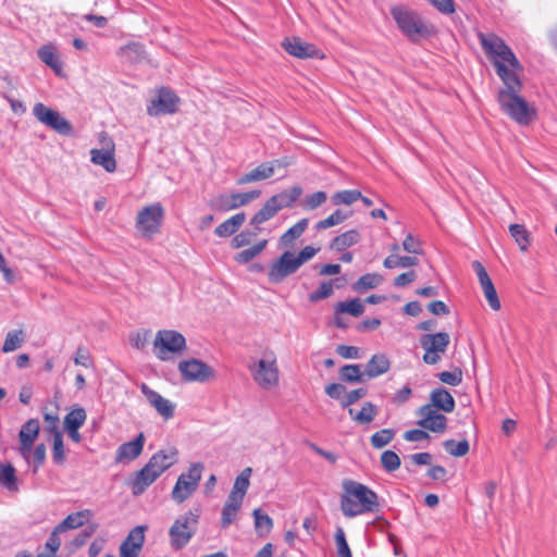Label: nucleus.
Instances as JSON below:
<instances>
[{"instance_id":"nucleus-4","label":"nucleus","mask_w":557,"mask_h":557,"mask_svg":"<svg viewBox=\"0 0 557 557\" xmlns=\"http://www.w3.org/2000/svg\"><path fill=\"white\" fill-rule=\"evenodd\" d=\"M391 15L401 34L413 44L432 34V27L421 14L409 7L395 5L391 9Z\"/></svg>"},{"instance_id":"nucleus-27","label":"nucleus","mask_w":557,"mask_h":557,"mask_svg":"<svg viewBox=\"0 0 557 557\" xmlns=\"http://www.w3.org/2000/svg\"><path fill=\"white\" fill-rule=\"evenodd\" d=\"M251 468H245L240 474L235 479L233 488L228 495V497L232 498V500L239 502L243 504V499L247 493V490L250 485V475H251Z\"/></svg>"},{"instance_id":"nucleus-15","label":"nucleus","mask_w":557,"mask_h":557,"mask_svg":"<svg viewBox=\"0 0 557 557\" xmlns=\"http://www.w3.org/2000/svg\"><path fill=\"white\" fill-rule=\"evenodd\" d=\"M178 97L171 89L163 87L148 104L147 113L150 116L173 114L178 110Z\"/></svg>"},{"instance_id":"nucleus-33","label":"nucleus","mask_w":557,"mask_h":557,"mask_svg":"<svg viewBox=\"0 0 557 557\" xmlns=\"http://www.w3.org/2000/svg\"><path fill=\"white\" fill-rule=\"evenodd\" d=\"M364 371L360 364H345L339 369V379L346 383H363L366 381Z\"/></svg>"},{"instance_id":"nucleus-57","label":"nucleus","mask_w":557,"mask_h":557,"mask_svg":"<svg viewBox=\"0 0 557 557\" xmlns=\"http://www.w3.org/2000/svg\"><path fill=\"white\" fill-rule=\"evenodd\" d=\"M257 234H258L257 232L252 233L249 231H243L233 237V239L231 242V246L234 249L245 247L251 243V238L253 236H256Z\"/></svg>"},{"instance_id":"nucleus-2","label":"nucleus","mask_w":557,"mask_h":557,"mask_svg":"<svg viewBox=\"0 0 557 557\" xmlns=\"http://www.w3.org/2000/svg\"><path fill=\"white\" fill-rule=\"evenodd\" d=\"M343 490L341 509L345 517L352 518L366 512L379 511L377 494L367 485L354 480H344Z\"/></svg>"},{"instance_id":"nucleus-37","label":"nucleus","mask_w":557,"mask_h":557,"mask_svg":"<svg viewBox=\"0 0 557 557\" xmlns=\"http://www.w3.org/2000/svg\"><path fill=\"white\" fill-rule=\"evenodd\" d=\"M87 419L86 410L82 407L72 409L64 417V429H81Z\"/></svg>"},{"instance_id":"nucleus-10","label":"nucleus","mask_w":557,"mask_h":557,"mask_svg":"<svg viewBox=\"0 0 557 557\" xmlns=\"http://www.w3.org/2000/svg\"><path fill=\"white\" fill-rule=\"evenodd\" d=\"M255 382L262 388H271L278 384V368L274 356L260 359L248 366Z\"/></svg>"},{"instance_id":"nucleus-1","label":"nucleus","mask_w":557,"mask_h":557,"mask_svg":"<svg viewBox=\"0 0 557 557\" xmlns=\"http://www.w3.org/2000/svg\"><path fill=\"white\" fill-rule=\"evenodd\" d=\"M478 37L504 84V87L498 90L497 99L502 98L504 94L507 96L520 94L523 87L519 75L522 65L511 48L495 34L480 33Z\"/></svg>"},{"instance_id":"nucleus-63","label":"nucleus","mask_w":557,"mask_h":557,"mask_svg":"<svg viewBox=\"0 0 557 557\" xmlns=\"http://www.w3.org/2000/svg\"><path fill=\"white\" fill-rule=\"evenodd\" d=\"M33 463L35 471L41 467L46 460V446L45 444H38L33 451Z\"/></svg>"},{"instance_id":"nucleus-62","label":"nucleus","mask_w":557,"mask_h":557,"mask_svg":"<svg viewBox=\"0 0 557 557\" xmlns=\"http://www.w3.org/2000/svg\"><path fill=\"white\" fill-rule=\"evenodd\" d=\"M319 249L307 246L304 249L299 251L297 256H295V260L297 261L298 265L301 267L304 263L312 259Z\"/></svg>"},{"instance_id":"nucleus-38","label":"nucleus","mask_w":557,"mask_h":557,"mask_svg":"<svg viewBox=\"0 0 557 557\" xmlns=\"http://www.w3.org/2000/svg\"><path fill=\"white\" fill-rule=\"evenodd\" d=\"M509 233L522 251L528 250L530 246V233L524 225L516 223L510 224Z\"/></svg>"},{"instance_id":"nucleus-3","label":"nucleus","mask_w":557,"mask_h":557,"mask_svg":"<svg viewBox=\"0 0 557 557\" xmlns=\"http://www.w3.org/2000/svg\"><path fill=\"white\" fill-rule=\"evenodd\" d=\"M178 461V450L175 447L161 449L153 454L149 461L135 473L131 481L132 493L141 495L163 472Z\"/></svg>"},{"instance_id":"nucleus-61","label":"nucleus","mask_w":557,"mask_h":557,"mask_svg":"<svg viewBox=\"0 0 557 557\" xmlns=\"http://www.w3.org/2000/svg\"><path fill=\"white\" fill-rule=\"evenodd\" d=\"M336 352L345 359H358L360 357L359 348L356 346L338 345Z\"/></svg>"},{"instance_id":"nucleus-5","label":"nucleus","mask_w":557,"mask_h":557,"mask_svg":"<svg viewBox=\"0 0 557 557\" xmlns=\"http://www.w3.org/2000/svg\"><path fill=\"white\" fill-rule=\"evenodd\" d=\"M200 509L195 508L178 516L169 530L170 544L173 549L178 550L185 547L197 531Z\"/></svg>"},{"instance_id":"nucleus-25","label":"nucleus","mask_w":557,"mask_h":557,"mask_svg":"<svg viewBox=\"0 0 557 557\" xmlns=\"http://www.w3.org/2000/svg\"><path fill=\"white\" fill-rule=\"evenodd\" d=\"M92 517V511L89 509L79 510L69 515L57 525V531L65 532L83 527Z\"/></svg>"},{"instance_id":"nucleus-58","label":"nucleus","mask_w":557,"mask_h":557,"mask_svg":"<svg viewBox=\"0 0 557 557\" xmlns=\"http://www.w3.org/2000/svg\"><path fill=\"white\" fill-rule=\"evenodd\" d=\"M327 199V195L325 191H315L311 195H308L305 199V205L308 209L314 210L324 203Z\"/></svg>"},{"instance_id":"nucleus-50","label":"nucleus","mask_w":557,"mask_h":557,"mask_svg":"<svg viewBox=\"0 0 557 557\" xmlns=\"http://www.w3.org/2000/svg\"><path fill=\"white\" fill-rule=\"evenodd\" d=\"M400 458L393 450H385L381 455V465L387 472H394L400 467Z\"/></svg>"},{"instance_id":"nucleus-51","label":"nucleus","mask_w":557,"mask_h":557,"mask_svg":"<svg viewBox=\"0 0 557 557\" xmlns=\"http://www.w3.org/2000/svg\"><path fill=\"white\" fill-rule=\"evenodd\" d=\"M347 218H348V214L343 213L341 210H336L335 212H333L326 219L319 221L315 224V228L318 231L326 230L329 227H332L334 225H337V224L342 223Z\"/></svg>"},{"instance_id":"nucleus-12","label":"nucleus","mask_w":557,"mask_h":557,"mask_svg":"<svg viewBox=\"0 0 557 557\" xmlns=\"http://www.w3.org/2000/svg\"><path fill=\"white\" fill-rule=\"evenodd\" d=\"M260 195V190L233 193L231 195L219 194L210 200L209 206L212 210L226 212L248 205L252 200L259 198Z\"/></svg>"},{"instance_id":"nucleus-22","label":"nucleus","mask_w":557,"mask_h":557,"mask_svg":"<svg viewBox=\"0 0 557 557\" xmlns=\"http://www.w3.org/2000/svg\"><path fill=\"white\" fill-rule=\"evenodd\" d=\"M450 342V337L446 332L435 334H425L420 337V345L424 350L436 352H445Z\"/></svg>"},{"instance_id":"nucleus-8","label":"nucleus","mask_w":557,"mask_h":557,"mask_svg":"<svg viewBox=\"0 0 557 557\" xmlns=\"http://www.w3.org/2000/svg\"><path fill=\"white\" fill-rule=\"evenodd\" d=\"M156 356L163 361L171 359V355L182 354L186 349V339L177 331H159L153 341Z\"/></svg>"},{"instance_id":"nucleus-32","label":"nucleus","mask_w":557,"mask_h":557,"mask_svg":"<svg viewBox=\"0 0 557 557\" xmlns=\"http://www.w3.org/2000/svg\"><path fill=\"white\" fill-rule=\"evenodd\" d=\"M360 240V234L357 230H349L336 236L331 243V249L336 251H344L347 248L356 245Z\"/></svg>"},{"instance_id":"nucleus-19","label":"nucleus","mask_w":557,"mask_h":557,"mask_svg":"<svg viewBox=\"0 0 557 557\" xmlns=\"http://www.w3.org/2000/svg\"><path fill=\"white\" fill-rule=\"evenodd\" d=\"M282 45L290 55L299 59L323 58V54L314 45L304 42L301 39L296 37L293 39H285Z\"/></svg>"},{"instance_id":"nucleus-47","label":"nucleus","mask_w":557,"mask_h":557,"mask_svg":"<svg viewBox=\"0 0 557 557\" xmlns=\"http://www.w3.org/2000/svg\"><path fill=\"white\" fill-rule=\"evenodd\" d=\"M359 197H361V193L359 190L346 189V190H341V191L335 193L332 196L331 200L334 206H339V205L349 206V205L354 203L355 201L359 200Z\"/></svg>"},{"instance_id":"nucleus-23","label":"nucleus","mask_w":557,"mask_h":557,"mask_svg":"<svg viewBox=\"0 0 557 557\" xmlns=\"http://www.w3.org/2000/svg\"><path fill=\"white\" fill-rule=\"evenodd\" d=\"M275 164H278V161L261 163L252 171L240 176L237 183L239 185H244L251 182L267 180L274 174Z\"/></svg>"},{"instance_id":"nucleus-16","label":"nucleus","mask_w":557,"mask_h":557,"mask_svg":"<svg viewBox=\"0 0 557 557\" xmlns=\"http://www.w3.org/2000/svg\"><path fill=\"white\" fill-rule=\"evenodd\" d=\"M417 416L420 418L417 424L422 429L434 433H444L446 431L447 418L440 413L438 410L433 409L432 406H421L417 411Z\"/></svg>"},{"instance_id":"nucleus-42","label":"nucleus","mask_w":557,"mask_h":557,"mask_svg":"<svg viewBox=\"0 0 557 557\" xmlns=\"http://www.w3.org/2000/svg\"><path fill=\"white\" fill-rule=\"evenodd\" d=\"M267 244L268 240L263 239L253 245L252 247L242 250L235 256V261L243 264L248 263L264 250Z\"/></svg>"},{"instance_id":"nucleus-31","label":"nucleus","mask_w":557,"mask_h":557,"mask_svg":"<svg viewBox=\"0 0 557 557\" xmlns=\"http://www.w3.org/2000/svg\"><path fill=\"white\" fill-rule=\"evenodd\" d=\"M348 413L354 421L359 424L371 423L379 413V408L371 401H366L359 412H355L352 408L348 409Z\"/></svg>"},{"instance_id":"nucleus-48","label":"nucleus","mask_w":557,"mask_h":557,"mask_svg":"<svg viewBox=\"0 0 557 557\" xmlns=\"http://www.w3.org/2000/svg\"><path fill=\"white\" fill-rule=\"evenodd\" d=\"M337 281H339V278L330 280V281L321 283L320 287L309 295V300L311 302H317L322 299H326V298L331 297L334 293V282H337Z\"/></svg>"},{"instance_id":"nucleus-29","label":"nucleus","mask_w":557,"mask_h":557,"mask_svg":"<svg viewBox=\"0 0 557 557\" xmlns=\"http://www.w3.org/2000/svg\"><path fill=\"white\" fill-rule=\"evenodd\" d=\"M302 194L300 186H294L290 189H285L276 195H273L270 199L277 207L278 211L284 208L292 207Z\"/></svg>"},{"instance_id":"nucleus-53","label":"nucleus","mask_w":557,"mask_h":557,"mask_svg":"<svg viewBox=\"0 0 557 557\" xmlns=\"http://www.w3.org/2000/svg\"><path fill=\"white\" fill-rule=\"evenodd\" d=\"M335 543L337 547L338 557H352L350 548L346 541L344 529L342 527H337L336 529Z\"/></svg>"},{"instance_id":"nucleus-59","label":"nucleus","mask_w":557,"mask_h":557,"mask_svg":"<svg viewBox=\"0 0 557 557\" xmlns=\"http://www.w3.org/2000/svg\"><path fill=\"white\" fill-rule=\"evenodd\" d=\"M44 420H45V431L49 434L57 435L61 434L59 430V417L57 413H50L46 412L44 413Z\"/></svg>"},{"instance_id":"nucleus-36","label":"nucleus","mask_w":557,"mask_h":557,"mask_svg":"<svg viewBox=\"0 0 557 557\" xmlns=\"http://www.w3.org/2000/svg\"><path fill=\"white\" fill-rule=\"evenodd\" d=\"M242 507V503L232 500L231 497H227V500L222 509V518H221V527L227 528L232 524L237 517V512Z\"/></svg>"},{"instance_id":"nucleus-52","label":"nucleus","mask_w":557,"mask_h":557,"mask_svg":"<svg viewBox=\"0 0 557 557\" xmlns=\"http://www.w3.org/2000/svg\"><path fill=\"white\" fill-rule=\"evenodd\" d=\"M52 459L57 465H63L65 461V448L62 433L53 435Z\"/></svg>"},{"instance_id":"nucleus-26","label":"nucleus","mask_w":557,"mask_h":557,"mask_svg":"<svg viewBox=\"0 0 557 557\" xmlns=\"http://www.w3.org/2000/svg\"><path fill=\"white\" fill-rule=\"evenodd\" d=\"M389 368L391 362L385 355H373L366 366L364 374L368 379H374L386 373Z\"/></svg>"},{"instance_id":"nucleus-60","label":"nucleus","mask_w":557,"mask_h":557,"mask_svg":"<svg viewBox=\"0 0 557 557\" xmlns=\"http://www.w3.org/2000/svg\"><path fill=\"white\" fill-rule=\"evenodd\" d=\"M403 249L405 251H407L408 253H413V255H421L422 253V248H421V243L413 237L412 234H407V236L405 237L404 242H403Z\"/></svg>"},{"instance_id":"nucleus-13","label":"nucleus","mask_w":557,"mask_h":557,"mask_svg":"<svg viewBox=\"0 0 557 557\" xmlns=\"http://www.w3.org/2000/svg\"><path fill=\"white\" fill-rule=\"evenodd\" d=\"M178 371L183 380L186 382L205 383L215 376L214 371L210 366L195 358L180 361Z\"/></svg>"},{"instance_id":"nucleus-44","label":"nucleus","mask_w":557,"mask_h":557,"mask_svg":"<svg viewBox=\"0 0 557 557\" xmlns=\"http://www.w3.org/2000/svg\"><path fill=\"white\" fill-rule=\"evenodd\" d=\"M395 434L396 431L393 429H382L370 437V443L373 448L381 449L394 440Z\"/></svg>"},{"instance_id":"nucleus-28","label":"nucleus","mask_w":557,"mask_h":557,"mask_svg":"<svg viewBox=\"0 0 557 557\" xmlns=\"http://www.w3.org/2000/svg\"><path fill=\"white\" fill-rule=\"evenodd\" d=\"M145 444V436L139 433L134 441L122 444L117 449L119 459H136L143 451Z\"/></svg>"},{"instance_id":"nucleus-6","label":"nucleus","mask_w":557,"mask_h":557,"mask_svg":"<svg viewBox=\"0 0 557 557\" xmlns=\"http://www.w3.org/2000/svg\"><path fill=\"white\" fill-rule=\"evenodd\" d=\"M502 110L520 125H529L536 119V110L520 94L503 95L497 99Z\"/></svg>"},{"instance_id":"nucleus-54","label":"nucleus","mask_w":557,"mask_h":557,"mask_svg":"<svg viewBox=\"0 0 557 557\" xmlns=\"http://www.w3.org/2000/svg\"><path fill=\"white\" fill-rule=\"evenodd\" d=\"M481 287L483 289L484 296H485L490 307L495 311L499 310L500 301L498 299V295H497V292L495 289L493 282L490 281L488 283L483 284Z\"/></svg>"},{"instance_id":"nucleus-7","label":"nucleus","mask_w":557,"mask_h":557,"mask_svg":"<svg viewBox=\"0 0 557 557\" xmlns=\"http://www.w3.org/2000/svg\"><path fill=\"white\" fill-rule=\"evenodd\" d=\"M205 467L201 462L191 463L187 472L178 475L171 492V498L176 504L187 500L198 488Z\"/></svg>"},{"instance_id":"nucleus-24","label":"nucleus","mask_w":557,"mask_h":557,"mask_svg":"<svg viewBox=\"0 0 557 557\" xmlns=\"http://www.w3.org/2000/svg\"><path fill=\"white\" fill-rule=\"evenodd\" d=\"M110 148L107 149H91V162L101 165L107 172H114L116 162L113 154V144L110 140Z\"/></svg>"},{"instance_id":"nucleus-56","label":"nucleus","mask_w":557,"mask_h":557,"mask_svg":"<svg viewBox=\"0 0 557 557\" xmlns=\"http://www.w3.org/2000/svg\"><path fill=\"white\" fill-rule=\"evenodd\" d=\"M368 394V389L364 387H359L352 389L346 394V396L341 400V405L343 408H348L357 403L359 399L366 397Z\"/></svg>"},{"instance_id":"nucleus-39","label":"nucleus","mask_w":557,"mask_h":557,"mask_svg":"<svg viewBox=\"0 0 557 557\" xmlns=\"http://www.w3.org/2000/svg\"><path fill=\"white\" fill-rule=\"evenodd\" d=\"M364 311V306L359 298L349 301H341L335 306L336 313H348L352 317H360Z\"/></svg>"},{"instance_id":"nucleus-41","label":"nucleus","mask_w":557,"mask_h":557,"mask_svg":"<svg viewBox=\"0 0 557 557\" xmlns=\"http://www.w3.org/2000/svg\"><path fill=\"white\" fill-rule=\"evenodd\" d=\"M308 219H301L290 228H288L282 236L281 243L285 246L290 245L295 239L299 238L308 226Z\"/></svg>"},{"instance_id":"nucleus-55","label":"nucleus","mask_w":557,"mask_h":557,"mask_svg":"<svg viewBox=\"0 0 557 557\" xmlns=\"http://www.w3.org/2000/svg\"><path fill=\"white\" fill-rule=\"evenodd\" d=\"M438 379L441 382L450 385L457 386L462 382V371L459 368H456L454 371H443L438 374Z\"/></svg>"},{"instance_id":"nucleus-17","label":"nucleus","mask_w":557,"mask_h":557,"mask_svg":"<svg viewBox=\"0 0 557 557\" xmlns=\"http://www.w3.org/2000/svg\"><path fill=\"white\" fill-rule=\"evenodd\" d=\"M140 391L151 407L164 419L170 420L174 417L175 405L169 399L162 397L158 392L151 389L146 383L140 385Z\"/></svg>"},{"instance_id":"nucleus-46","label":"nucleus","mask_w":557,"mask_h":557,"mask_svg":"<svg viewBox=\"0 0 557 557\" xmlns=\"http://www.w3.org/2000/svg\"><path fill=\"white\" fill-rule=\"evenodd\" d=\"M1 484L9 491H17V480L15 469L12 465L5 463L1 466Z\"/></svg>"},{"instance_id":"nucleus-21","label":"nucleus","mask_w":557,"mask_h":557,"mask_svg":"<svg viewBox=\"0 0 557 557\" xmlns=\"http://www.w3.org/2000/svg\"><path fill=\"white\" fill-rule=\"evenodd\" d=\"M430 403L428 406H432L433 409L442 410L444 412H453L455 409V399L453 395L445 388L438 387L431 392Z\"/></svg>"},{"instance_id":"nucleus-64","label":"nucleus","mask_w":557,"mask_h":557,"mask_svg":"<svg viewBox=\"0 0 557 557\" xmlns=\"http://www.w3.org/2000/svg\"><path fill=\"white\" fill-rule=\"evenodd\" d=\"M416 278H417V273L413 270L401 273L395 277L394 286L395 287H404V286L414 282Z\"/></svg>"},{"instance_id":"nucleus-43","label":"nucleus","mask_w":557,"mask_h":557,"mask_svg":"<svg viewBox=\"0 0 557 557\" xmlns=\"http://www.w3.org/2000/svg\"><path fill=\"white\" fill-rule=\"evenodd\" d=\"M383 282V276L379 273H367L359 277L355 283L356 290H367L377 287Z\"/></svg>"},{"instance_id":"nucleus-49","label":"nucleus","mask_w":557,"mask_h":557,"mask_svg":"<svg viewBox=\"0 0 557 557\" xmlns=\"http://www.w3.org/2000/svg\"><path fill=\"white\" fill-rule=\"evenodd\" d=\"M444 447L448 454L455 457H462L469 451V442L467 440H462L456 442L454 440H447L444 442Z\"/></svg>"},{"instance_id":"nucleus-18","label":"nucleus","mask_w":557,"mask_h":557,"mask_svg":"<svg viewBox=\"0 0 557 557\" xmlns=\"http://www.w3.org/2000/svg\"><path fill=\"white\" fill-rule=\"evenodd\" d=\"M145 525H137L129 531L120 546L121 557H137L145 543Z\"/></svg>"},{"instance_id":"nucleus-35","label":"nucleus","mask_w":557,"mask_h":557,"mask_svg":"<svg viewBox=\"0 0 557 557\" xmlns=\"http://www.w3.org/2000/svg\"><path fill=\"white\" fill-rule=\"evenodd\" d=\"M278 212L277 207L273 203V201L269 198L263 207L251 218L250 224L252 226L258 227L264 222L269 221L273 216H275Z\"/></svg>"},{"instance_id":"nucleus-9","label":"nucleus","mask_w":557,"mask_h":557,"mask_svg":"<svg viewBox=\"0 0 557 557\" xmlns=\"http://www.w3.org/2000/svg\"><path fill=\"white\" fill-rule=\"evenodd\" d=\"M164 219V209L161 203H152L143 208L136 218V228L145 238H151L159 233Z\"/></svg>"},{"instance_id":"nucleus-14","label":"nucleus","mask_w":557,"mask_h":557,"mask_svg":"<svg viewBox=\"0 0 557 557\" xmlns=\"http://www.w3.org/2000/svg\"><path fill=\"white\" fill-rule=\"evenodd\" d=\"M300 267L295 260V253L292 251L283 252L269 268L268 278L270 283H282L287 276L297 272Z\"/></svg>"},{"instance_id":"nucleus-11","label":"nucleus","mask_w":557,"mask_h":557,"mask_svg":"<svg viewBox=\"0 0 557 557\" xmlns=\"http://www.w3.org/2000/svg\"><path fill=\"white\" fill-rule=\"evenodd\" d=\"M33 114L45 126L55 131L60 135H71L72 124L58 111L38 102L33 108Z\"/></svg>"},{"instance_id":"nucleus-34","label":"nucleus","mask_w":557,"mask_h":557,"mask_svg":"<svg viewBox=\"0 0 557 557\" xmlns=\"http://www.w3.org/2000/svg\"><path fill=\"white\" fill-rule=\"evenodd\" d=\"M39 59L51 67L57 74L61 72L62 65L52 45H45L38 50Z\"/></svg>"},{"instance_id":"nucleus-45","label":"nucleus","mask_w":557,"mask_h":557,"mask_svg":"<svg viewBox=\"0 0 557 557\" xmlns=\"http://www.w3.org/2000/svg\"><path fill=\"white\" fill-rule=\"evenodd\" d=\"M252 515H253V518H255L256 531L260 535L268 534L271 531L272 527H273V521L269 517V515L263 513L261 511V509H259V508L255 509Z\"/></svg>"},{"instance_id":"nucleus-20","label":"nucleus","mask_w":557,"mask_h":557,"mask_svg":"<svg viewBox=\"0 0 557 557\" xmlns=\"http://www.w3.org/2000/svg\"><path fill=\"white\" fill-rule=\"evenodd\" d=\"M39 421L37 419H29L26 423L22 425L20 431V444H21V453L27 458V455L32 450V446L39 433Z\"/></svg>"},{"instance_id":"nucleus-40","label":"nucleus","mask_w":557,"mask_h":557,"mask_svg":"<svg viewBox=\"0 0 557 557\" xmlns=\"http://www.w3.org/2000/svg\"><path fill=\"white\" fill-rule=\"evenodd\" d=\"M25 341V333L23 330H14L7 334L2 351L3 352H11L16 349H18Z\"/></svg>"},{"instance_id":"nucleus-30","label":"nucleus","mask_w":557,"mask_h":557,"mask_svg":"<svg viewBox=\"0 0 557 557\" xmlns=\"http://www.w3.org/2000/svg\"><path fill=\"white\" fill-rule=\"evenodd\" d=\"M245 220L246 214L244 212L236 213L216 226L214 234L219 237H228L238 231V228L244 224Z\"/></svg>"}]
</instances>
